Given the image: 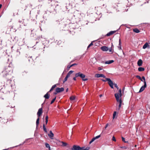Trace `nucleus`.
Returning <instances> with one entry per match:
<instances>
[{"instance_id":"nucleus-1","label":"nucleus","mask_w":150,"mask_h":150,"mask_svg":"<svg viewBox=\"0 0 150 150\" xmlns=\"http://www.w3.org/2000/svg\"><path fill=\"white\" fill-rule=\"evenodd\" d=\"M12 72L11 68L9 67H8L3 71L2 74L3 77L8 79Z\"/></svg>"},{"instance_id":"nucleus-2","label":"nucleus","mask_w":150,"mask_h":150,"mask_svg":"<svg viewBox=\"0 0 150 150\" xmlns=\"http://www.w3.org/2000/svg\"><path fill=\"white\" fill-rule=\"evenodd\" d=\"M136 77L141 80V81L143 82L144 84V85L141 87L139 91V92L140 93L143 91L145 89V88L146 87V81L145 79L144 76H142V79L141 77L139 75L136 76Z\"/></svg>"},{"instance_id":"nucleus-3","label":"nucleus","mask_w":150,"mask_h":150,"mask_svg":"<svg viewBox=\"0 0 150 150\" xmlns=\"http://www.w3.org/2000/svg\"><path fill=\"white\" fill-rule=\"evenodd\" d=\"M89 148L88 147H80L79 146L74 145L71 149V150H88Z\"/></svg>"},{"instance_id":"nucleus-4","label":"nucleus","mask_w":150,"mask_h":150,"mask_svg":"<svg viewBox=\"0 0 150 150\" xmlns=\"http://www.w3.org/2000/svg\"><path fill=\"white\" fill-rule=\"evenodd\" d=\"M115 96L117 102L119 103V105L118 107L116 108V110H120L122 105V101L121 99H119V96L118 94H115Z\"/></svg>"},{"instance_id":"nucleus-5","label":"nucleus","mask_w":150,"mask_h":150,"mask_svg":"<svg viewBox=\"0 0 150 150\" xmlns=\"http://www.w3.org/2000/svg\"><path fill=\"white\" fill-rule=\"evenodd\" d=\"M76 77H80L81 78L83 81H86L88 80L87 78L84 79L85 75L81 73V72H79L78 73H76L75 74Z\"/></svg>"},{"instance_id":"nucleus-6","label":"nucleus","mask_w":150,"mask_h":150,"mask_svg":"<svg viewBox=\"0 0 150 150\" xmlns=\"http://www.w3.org/2000/svg\"><path fill=\"white\" fill-rule=\"evenodd\" d=\"M107 81H108V83L110 86L111 87V88H113V84L112 81L110 79H107Z\"/></svg>"},{"instance_id":"nucleus-7","label":"nucleus","mask_w":150,"mask_h":150,"mask_svg":"<svg viewBox=\"0 0 150 150\" xmlns=\"http://www.w3.org/2000/svg\"><path fill=\"white\" fill-rule=\"evenodd\" d=\"M42 108H40L38 112L37 115L38 117H39L42 115Z\"/></svg>"},{"instance_id":"nucleus-8","label":"nucleus","mask_w":150,"mask_h":150,"mask_svg":"<svg viewBox=\"0 0 150 150\" xmlns=\"http://www.w3.org/2000/svg\"><path fill=\"white\" fill-rule=\"evenodd\" d=\"M56 91L57 93H59L64 91V88H57L56 89Z\"/></svg>"},{"instance_id":"nucleus-9","label":"nucleus","mask_w":150,"mask_h":150,"mask_svg":"<svg viewBox=\"0 0 150 150\" xmlns=\"http://www.w3.org/2000/svg\"><path fill=\"white\" fill-rule=\"evenodd\" d=\"M62 141H60L59 140L55 139L54 140V142L56 143V144L58 146H61V144Z\"/></svg>"},{"instance_id":"nucleus-10","label":"nucleus","mask_w":150,"mask_h":150,"mask_svg":"<svg viewBox=\"0 0 150 150\" xmlns=\"http://www.w3.org/2000/svg\"><path fill=\"white\" fill-rule=\"evenodd\" d=\"M95 77L97 78H99L100 77H102L104 78H105V76L104 75L101 74H96L95 75Z\"/></svg>"},{"instance_id":"nucleus-11","label":"nucleus","mask_w":150,"mask_h":150,"mask_svg":"<svg viewBox=\"0 0 150 150\" xmlns=\"http://www.w3.org/2000/svg\"><path fill=\"white\" fill-rule=\"evenodd\" d=\"M100 137V135H98L97 136H96V137H94L90 141V142H89V144H91V143L92 142H93L95 139H97L98 138H99Z\"/></svg>"},{"instance_id":"nucleus-12","label":"nucleus","mask_w":150,"mask_h":150,"mask_svg":"<svg viewBox=\"0 0 150 150\" xmlns=\"http://www.w3.org/2000/svg\"><path fill=\"white\" fill-rule=\"evenodd\" d=\"M101 50L104 51H107L109 50L108 47L106 46H103L101 47Z\"/></svg>"},{"instance_id":"nucleus-13","label":"nucleus","mask_w":150,"mask_h":150,"mask_svg":"<svg viewBox=\"0 0 150 150\" xmlns=\"http://www.w3.org/2000/svg\"><path fill=\"white\" fill-rule=\"evenodd\" d=\"M48 136L51 139H53V137L54 136V134L53 133H52V131H50V134H48Z\"/></svg>"},{"instance_id":"nucleus-14","label":"nucleus","mask_w":150,"mask_h":150,"mask_svg":"<svg viewBox=\"0 0 150 150\" xmlns=\"http://www.w3.org/2000/svg\"><path fill=\"white\" fill-rule=\"evenodd\" d=\"M143 62L142 59H139L137 62V65L139 66H141L142 65Z\"/></svg>"},{"instance_id":"nucleus-15","label":"nucleus","mask_w":150,"mask_h":150,"mask_svg":"<svg viewBox=\"0 0 150 150\" xmlns=\"http://www.w3.org/2000/svg\"><path fill=\"white\" fill-rule=\"evenodd\" d=\"M114 62L113 60H109L105 62L104 63L105 64H109L113 63Z\"/></svg>"},{"instance_id":"nucleus-16","label":"nucleus","mask_w":150,"mask_h":150,"mask_svg":"<svg viewBox=\"0 0 150 150\" xmlns=\"http://www.w3.org/2000/svg\"><path fill=\"white\" fill-rule=\"evenodd\" d=\"M149 46V44L147 42H146L143 45V48L144 49H145V48H146V47Z\"/></svg>"},{"instance_id":"nucleus-17","label":"nucleus","mask_w":150,"mask_h":150,"mask_svg":"<svg viewBox=\"0 0 150 150\" xmlns=\"http://www.w3.org/2000/svg\"><path fill=\"white\" fill-rule=\"evenodd\" d=\"M118 48L119 50H121V42L120 39L119 40V46L118 47Z\"/></svg>"},{"instance_id":"nucleus-18","label":"nucleus","mask_w":150,"mask_h":150,"mask_svg":"<svg viewBox=\"0 0 150 150\" xmlns=\"http://www.w3.org/2000/svg\"><path fill=\"white\" fill-rule=\"evenodd\" d=\"M68 144L67 143L64 142H62L61 146L63 147H64L66 146Z\"/></svg>"},{"instance_id":"nucleus-19","label":"nucleus","mask_w":150,"mask_h":150,"mask_svg":"<svg viewBox=\"0 0 150 150\" xmlns=\"http://www.w3.org/2000/svg\"><path fill=\"white\" fill-rule=\"evenodd\" d=\"M122 91L121 89H120L118 91V93H117L116 94H118L119 96V98L121 97L122 96Z\"/></svg>"},{"instance_id":"nucleus-20","label":"nucleus","mask_w":150,"mask_h":150,"mask_svg":"<svg viewBox=\"0 0 150 150\" xmlns=\"http://www.w3.org/2000/svg\"><path fill=\"white\" fill-rule=\"evenodd\" d=\"M44 97L45 99H48L49 98V95L48 94V92L44 96Z\"/></svg>"},{"instance_id":"nucleus-21","label":"nucleus","mask_w":150,"mask_h":150,"mask_svg":"<svg viewBox=\"0 0 150 150\" xmlns=\"http://www.w3.org/2000/svg\"><path fill=\"white\" fill-rule=\"evenodd\" d=\"M74 71H70L67 74L66 76L68 78L70 76V75Z\"/></svg>"},{"instance_id":"nucleus-22","label":"nucleus","mask_w":150,"mask_h":150,"mask_svg":"<svg viewBox=\"0 0 150 150\" xmlns=\"http://www.w3.org/2000/svg\"><path fill=\"white\" fill-rule=\"evenodd\" d=\"M77 64H73L70 66L69 65L67 66V69H69L71 67L73 66H74L75 65H76Z\"/></svg>"},{"instance_id":"nucleus-23","label":"nucleus","mask_w":150,"mask_h":150,"mask_svg":"<svg viewBox=\"0 0 150 150\" xmlns=\"http://www.w3.org/2000/svg\"><path fill=\"white\" fill-rule=\"evenodd\" d=\"M138 70L139 71H142L144 70V69L143 67H140L138 68Z\"/></svg>"},{"instance_id":"nucleus-24","label":"nucleus","mask_w":150,"mask_h":150,"mask_svg":"<svg viewBox=\"0 0 150 150\" xmlns=\"http://www.w3.org/2000/svg\"><path fill=\"white\" fill-rule=\"evenodd\" d=\"M133 31L134 32L138 33L140 32V31L137 28H136L133 30Z\"/></svg>"},{"instance_id":"nucleus-25","label":"nucleus","mask_w":150,"mask_h":150,"mask_svg":"<svg viewBox=\"0 0 150 150\" xmlns=\"http://www.w3.org/2000/svg\"><path fill=\"white\" fill-rule=\"evenodd\" d=\"M45 145L46 148H48L49 150H50V147L49 144L47 143H45Z\"/></svg>"},{"instance_id":"nucleus-26","label":"nucleus","mask_w":150,"mask_h":150,"mask_svg":"<svg viewBox=\"0 0 150 150\" xmlns=\"http://www.w3.org/2000/svg\"><path fill=\"white\" fill-rule=\"evenodd\" d=\"M75 98V96H72L70 97V99L71 100H74Z\"/></svg>"},{"instance_id":"nucleus-27","label":"nucleus","mask_w":150,"mask_h":150,"mask_svg":"<svg viewBox=\"0 0 150 150\" xmlns=\"http://www.w3.org/2000/svg\"><path fill=\"white\" fill-rule=\"evenodd\" d=\"M40 118L38 117V119L37 120L36 122V125L37 126H38L39 124V121Z\"/></svg>"},{"instance_id":"nucleus-28","label":"nucleus","mask_w":150,"mask_h":150,"mask_svg":"<svg viewBox=\"0 0 150 150\" xmlns=\"http://www.w3.org/2000/svg\"><path fill=\"white\" fill-rule=\"evenodd\" d=\"M56 85H53L52 86L51 89H50V91H52L56 87Z\"/></svg>"},{"instance_id":"nucleus-29","label":"nucleus","mask_w":150,"mask_h":150,"mask_svg":"<svg viewBox=\"0 0 150 150\" xmlns=\"http://www.w3.org/2000/svg\"><path fill=\"white\" fill-rule=\"evenodd\" d=\"M116 112L114 111L113 115V119H114L115 118V116L116 115Z\"/></svg>"},{"instance_id":"nucleus-30","label":"nucleus","mask_w":150,"mask_h":150,"mask_svg":"<svg viewBox=\"0 0 150 150\" xmlns=\"http://www.w3.org/2000/svg\"><path fill=\"white\" fill-rule=\"evenodd\" d=\"M43 130H44V131L47 132V130H46V127H45V125L44 124H43Z\"/></svg>"},{"instance_id":"nucleus-31","label":"nucleus","mask_w":150,"mask_h":150,"mask_svg":"<svg viewBox=\"0 0 150 150\" xmlns=\"http://www.w3.org/2000/svg\"><path fill=\"white\" fill-rule=\"evenodd\" d=\"M48 116H46L45 117V120H46V124H47L48 122Z\"/></svg>"},{"instance_id":"nucleus-32","label":"nucleus","mask_w":150,"mask_h":150,"mask_svg":"<svg viewBox=\"0 0 150 150\" xmlns=\"http://www.w3.org/2000/svg\"><path fill=\"white\" fill-rule=\"evenodd\" d=\"M112 47H111V48H110L109 49V51L110 52H111V54L112 53H113V52H112V47L113 46V45H112Z\"/></svg>"},{"instance_id":"nucleus-33","label":"nucleus","mask_w":150,"mask_h":150,"mask_svg":"<svg viewBox=\"0 0 150 150\" xmlns=\"http://www.w3.org/2000/svg\"><path fill=\"white\" fill-rule=\"evenodd\" d=\"M56 97H55L54 98H53L51 102V104H52L56 100Z\"/></svg>"},{"instance_id":"nucleus-34","label":"nucleus","mask_w":150,"mask_h":150,"mask_svg":"<svg viewBox=\"0 0 150 150\" xmlns=\"http://www.w3.org/2000/svg\"><path fill=\"white\" fill-rule=\"evenodd\" d=\"M68 78V77L66 76L63 81V83H64L65 81H66L67 80Z\"/></svg>"},{"instance_id":"nucleus-35","label":"nucleus","mask_w":150,"mask_h":150,"mask_svg":"<svg viewBox=\"0 0 150 150\" xmlns=\"http://www.w3.org/2000/svg\"><path fill=\"white\" fill-rule=\"evenodd\" d=\"M93 42H91L88 46L87 48H89L92 45H93Z\"/></svg>"},{"instance_id":"nucleus-36","label":"nucleus","mask_w":150,"mask_h":150,"mask_svg":"<svg viewBox=\"0 0 150 150\" xmlns=\"http://www.w3.org/2000/svg\"><path fill=\"white\" fill-rule=\"evenodd\" d=\"M115 32H116V31H111L110 32L111 33V35L113 34H114V33H115Z\"/></svg>"},{"instance_id":"nucleus-37","label":"nucleus","mask_w":150,"mask_h":150,"mask_svg":"<svg viewBox=\"0 0 150 150\" xmlns=\"http://www.w3.org/2000/svg\"><path fill=\"white\" fill-rule=\"evenodd\" d=\"M112 140L113 141H116V139H115V137L113 136V137H112Z\"/></svg>"},{"instance_id":"nucleus-38","label":"nucleus","mask_w":150,"mask_h":150,"mask_svg":"<svg viewBox=\"0 0 150 150\" xmlns=\"http://www.w3.org/2000/svg\"><path fill=\"white\" fill-rule=\"evenodd\" d=\"M105 78V80H104V79H102V80L103 81H104V82H105V81H107V79H108V78Z\"/></svg>"},{"instance_id":"nucleus-39","label":"nucleus","mask_w":150,"mask_h":150,"mask_svg":"<svg viewBox=\"0 0 150 150\" xmlns=\"http://www.w3.org/2000/svg\"><path fill=\"white\" fill-rule=\"evenodd\" d=\"M115 87L117 88V89H118L119 88L118 87V86L116 84H114Z\"/></svg>"},{"instance_id":"nucleus-40","label":"nucleus","mask_w":150,"mask_h":150,"mask_svg":"<svg viewBox=\"0 0 150 150\" xmlns=\"http://www.w3.org/2000/svg\"><path fill=\"white\" fill-rule=\"evenodd\" d=\"M111 35V33H110V32H109V33H108L106 35L107 36H110Z\"/></svg>"},{"instance_id":"nucleus-41","label":"nucleus","mask_w":150,"mask_h":150,"mask_svg":"<svg viewBox=\"0 0 150 150\" xmlns=\"http://www.w3.org/2000/svg\"><path fill=\"white\" fill-rule=\"evenodd\" d=\"M122 141H123L124 142H125V138H124V137H122Z\"/></svg>"},{"instance_id":"nucleus-42","label":"nucleus","mask_w":150,"mask_h":150,"mask_svg":"<svg viewBox=\"0 0 150 150\" xmlns=\"http://www.w3.org/2000/svg\"><path fill=\"white\" fill-rule=\"evenodd\" d=\"M98 69L99 71H100L102 70V69L100 67H98Z\"/></svg>"},{"instance_id":"nucleus-43","label":"nucleus","mask_w":150,"mask_h":150,"mask_svg":"<svg viewBox=\"0 0 150 150\" xmlns=\"http://www.w3.org/2000/svg\"><path fill=\"white\" fill-rule=\"evenodd\" d=\"M108 124H107L106 125V126H105V129H106V128H107V127H108Z\"/></svg>"},{"instance_id":"nucleus-44","label":"nucleus","mask_w":150,"mask_h":150,"mask_svg":"<svg viewBox=\"0 0 150 150\" xmlns=\"http://www.w3.org/2000/svg\"><path fill=\"white\" fill-rule=\"evenodd\" d=\"M121 148H122L124 149H127L126 147H125V146L121 147Z\"/></svg>"},{"instance_id":"nucleus-45","label":"nucleus","mask_w":150,"mask_h":150,"mask_svg":"<svg viewBox=\"0 0 150 150\" xmlns=\"http://www.w3.org/2000/svg\"><path fill=\"white\" fill-rule=\"evenodd\" d=\"M76 76H75V77H74V78H73V79L74 80L76 81Z\"/></svg>"},{"instance_id":"nucleus-46","label":"nucleus","mask_w":150,"mask_h":150,"mask_svg":"<svg viewBox=\"0 0 150 150\" xmlns=\"http://www.w3.org/2000/svg\"><path fill=\"white\" fill-rule=\"evenodd\" d=\"M103 95L102 94H100V95L99 96L100 97H101Z\"/></svg>"},{"instance_id":"nucleus-47","label":"nucleus","mask_w":150,"mask_h":150,"mask_svg":"<svg viewBox=\"0 0 150 150\" xmlns=\"http://www.w3.org/2000/svg\"><path fill=\"white\" fill-rule=\"evenodd\" d=\"M2 6V5L1 4H0V9L1 8Z\"/></svg>"},{"instance_id":"nucleus-48","label":"nucleus","mask_w":150,"mask_h":150,"mask_svg":"<svg viewBox=\"0 0 150 150\" xmlns=\"http://www.w3.org/2000/svg\"><path fill=\"white\" fill-rule=\"evenodd\" d=\"M57 92H55V93H54V94L56 95V94H57Z\"/></svg>"},{"instance_id":"nucleus-49","label":"nucleus","mask_w":150,"mask_h":150,"mask_svg":"<svg viewBox=\"0 0 150 150\" xmlns=\"http://www.w3.org/2000/svg\"><path fill=\"white\" fill-rule=\"evenodd\" d=\"M68 88H67L66 89V92H67L68 91Z\"/></svg>"},{"instance_id":"nucleus-50","label":"nucleus","mask_w":150,"mask_h":150,"mask_svg":"<svg viewBox=\"0 0 150 150\" xmlns=\"http://www.w3.org/2000/svg\"><path fill=\"white\" fill-rule=\"evenodd\" d=\"M78 121H79V120L78 119L77 120V121L78 122Z\"/></svg>"}]
</instances>
